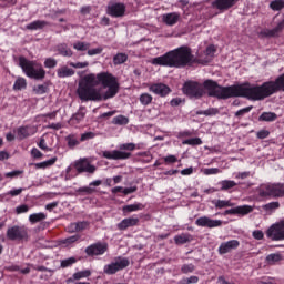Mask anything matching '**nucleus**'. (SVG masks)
<instances>
[{"mask_svg": "<svg viewBox=\"0 0 284 284\" xmlns=\"http://www.w3.org/2000/svg\"><path fill=\"white\" fill-rule=\"evenodd\" d=\"M119 93V81L110 72L84 75L79 82L77 94L81 101H108Z\"/></svg>", "mask_w": 284, "mask_h": 284, "instance_id": "nucleus-1", "label": "nucleus"}, {"mask_svg": "<svg viewBox=\"0 0 284 284\" xmlns=\"http://www.w3.org/2000/svg\"><path fill=\"white\" fill-rule=\"evenodd\" d=\"M204 87L209 91V97H215L216 99L245 97L251 101H263V99L272 97L273 89L270 82H264L262 85L246 83L232 87H221L214 80L204 82Z\"/></svg>", "mask_w": 284, "mask_h": 284, "instance_id": "nucleus-2", "label": "nucleus"}, {"mask_svg": "<svg viewBox=\"0 0 284 284\" xmlns=\"http://www.w3.org/2000/svg\"><path fill=\"white\" fill-rule=\"evenodd\" d=\"M194 61H196V59L192 54V49L180 47L163 55L153 58L151 63L152 65H163L164 68H185L192 65Z\"/></svg>", "mask_w": 284, "mask_h": 284, "instance_id": "nucleus-3", "label": "nucleus"}, {"mask_svg": "<svg viewBox=\"0 0 284 284\" xmlns=\"http://www.w3.org/2000/svg\"><path fill=\"white\" fill-rule=\"evenodd\" d=\"M19 65L29 79H36V81H43L45 79V69H43L41 63L28 60L26 57H20Z\"/></svg>", "mask_w": 284, "mask_h": 284, "instance_id": "nucleus-4", "label": "nucleus"}, {"mask_svg": "<svg viewBox=\"0 0 284 284\" xmlns=\"http://www.w3.org/2000/svg\"><path fill=\"white\" fill-rule=\"evenodd\" d=\"M126 150L128 152L123 151ZM136 150V144L134 143H124L119 145V150L113 151H103L102 156L109 159L110 161H125L132 156V153Z\"/></svg>", "mask_w": 284, "mask_h": 284, "instance_id": "nucleus-5", "label": "nucleus"}, {"mask_svg": "<svg viewBox=\"0 0 284 284\" xmlns=\"http://www.w3.org/2000/svg\"><path fill=\"white\" fill-rule=\"evenodd\" d=\"M203 84L196 81H186L182 88L183 93L190 99H201L205 94V90L210 94V91L205 88V82Z\"/></svg>", "mask_w": 284, "mask_h": 284, "instance_id": "nucleus-6", "label": "nucleus"}, {"mask_svg": "<svg viewBox=\"0 0 284 284\" xmlns=\"http://www.w3.org/2000/svg\"><path fill=\"white\" fill-rule=\"evenodd\" d=\"M129 265H130V260L125 257H116L110 264L104 265L103 272L104 274L112 276V274H116V272H121V270H125V267H128Z\"/></svg>", "mask_w": 284, "mask_h": 284, "instance_id": "nucleus-7", "label": "nucleus"}, {"mask_svg": "<svg viewBox=\"0 0 284 284\" xmlns=\"http://www.w3.org/2000/svg\"><path fill=\"white\" fill-rule=\"evenodd\" d=\"M7 237L9 241H28V227L26 226H12L7 231Z\"/></svg>", "mask_w": 284, "mask_h": 284, "instance_id": "nucleus-8", "label": "nucleus"}, {"mask_svg": "<svg viewBox=\"0 0 284 284\" xmlns=\"http://www.w3.org/2000/svg\"><path fill=\"white\" fill-rule=\"evenodd\" d=\"M266 236L271 241H284V220L271 225L266 231Z\"/></svg>", "mask_w": 284, "mask_h": 284, "instance_id": "nucleus-9", "label": "nucleus"}, {"mask_svg": "<svg viewBox=\"0 0 284 284\" xmlns=\"http://www.w3.org/2000/svg\"><path fill=\"white\" fill-rule=\"evenodd\" d=\"M106 14L115 19H119L120 17H125V3L114 1L109 2L106 7Z\"/></svg>", "mask_w": 284, "mask_h": 284, "instance_id": "nucleus-10", "label": "nucleus"}, {"mask_svg": "<svg viewBox=\"0 0 284 284\" xmlns=\"http://www.w3.org/2000/svg\"><path fill=\"white\" fill-rule=\"evenodd\" d=\"M108 252V243L98 242L85 248L87 256H103Z\"/></svg>", "mask_w": 284, "mask_h": 284, "instance_id": "nucleus-11", "label": "nucleus"}, {"mask_svg": "<svg viewBox=\"0 0 284 284\" xmlns=\"http://www.w3.org/2000/svg\"><path fill=\"white\" fill-rule=\"evenodd\" d=\"M195 225H197V227H209L212 230L214 227H221V225H223V221L213 220L207 215H203L195 221Z\"/></svg>", "mask_w": 284, "mask_h": 284, "instance_id": "nucleus-12", "label": "nucleus"}, {"mask_svg": "<svg viewBox=\"0 0 284 284\" xmlns=\"http://www.w3.org/2000/svg\"><path fill=\"white\" fill-rule=\"evenodd\" d=\"M252 212H254V206L245 204L224 211V216L230 214L235 216H247V214H252Z\"/></svg>", "mask_w": 284, "mask_h": 284, "instance_id": "nucleus-13", "label": "nucleus"}, {"mask_svg": "<svg viewBox=\"0 0 284 284\" xmlns=\"http://www.w3.org/2000/svg\"><path fill=\"white\" fill-rule=\"evenodd\" d=\"M149 92H153V94H158L159 97H168L172 90L166 84L153 83L149 87Z\"/></svg>", "mask_w": 284, "mask_h": 284, "instance_id": "nucleus-14", "label": "nucleus"}, {"mask_svg": "<svg viewBox=\"0 0 284 284\" xmlns=\"http://www.w3.org/2000/svg\"><path fill=\"white\" fill-rule=\"evenodd\" d=\"M17 138L20 139V141H23V139H28V136H33V134H37V126L32 125H26L20 126L17 129Z\"/></svg>", "mask_w": 284, "mask_h": 284, "instance_id": "nucleus-15", "label": "nucleus"}, {"mask_svg": "<svg viewBox=\"0 0 284 284\" xmlns=\"http://www.w3.org/2000/svg\"><path fill=\"white\" fill-rule=\"evenodd\" d=\"M75 170L78 172H88L89 174H94L97 172V166L90 164L87 159H82L75 162Z\"/></svg>", "mask_w": 284, "mask_h": 284, "instance_id": "nucleus-16", "label": "nucleus"}, {"mask_svg": "<svg viewBox=\"0 0 284 284\" xmlns=\"http://www.w3.org/2000/svg\"><path fill=\"white\" fill-rule=\"evenodd\" d=\"M241 245V243L237 240H230L227 242H223L219 246V254H229V252H232V250H236Z\"/></svg>", "mask_w": 284, "mask_h": 284, "instance_id": "nucleus-17", "label": "nucleus"}, {"mask_svg": "<svg viewBox=\"0 0 284 284\" xmlns=\"http://www.w3.org/2000/svg\"><path fill=\"white\" fill-rule=\"evenodd\" d=\"M239 3V0H214L212 2L213 8H216V10H230V8H234Z\"/></svg>", "mask_w": 284, "mask_h": 284, "instance_id": "nucleus-18", "label": "nucleus"}, {"mask_svg": "<svg viewBox=\"0 0 284 284\" xmlns=\"http://www.w3.org/2000/svg\"><path fill=\"white\" fill-rule=\"evenodd\" d=\"M268 190L271 193V199H281L284 196V184L268 183Z\"/></svg>", "mask_w": 284, "mask_h": 284, "instance_id": "nucleus-19", "label": "nucleus"}, {"mask_svg": "<svg viewBox=\"0 0 284 284\" xmlns=\"http://www.w3.org/2000/svg\"><path fill=\"white\" fill-rule=\"evenodd\" d=\"M283 28H284V22H280L277 27H275L274 29H262L258 32V37H261V39H265L267 37H276V34H278V32H281Z\"/></svg>", "mask_w": 284, "mask_h": 284, "instance_id": "nucleus-20", "label": "nucleus"}, {"mask_svg": "<svg viewBox=\"0 0 284 284\" xmlns=\"http://www.w3.org/2000/svg\"><path fill=\"white\" fill-rule=\"evenodd\" d=\"M180 20H181V13L179 12H171L162 16V21L166 26H176V23H179Z\"/></svg>", "mask_w": 284, "mask_h": 284, "instance_id": "nucleus-21", "label": "nucleus"}, {"mask_svg": "<svg viewBox=\"0 0 284 284\" xmlns=\"http://www.w3.org/2000/svg\"><path fill=\"white\" fill-rule=\"evenodd\" d=\"M75 71L72 68H69L68 65H63L58 68L57 70V77L59 79H68L70 77H74Z\"/></svg>", "mask_w": 284, "mask_h": 284, "instance_id": "nucleus-22", "label": "nucleus"}, {"mask_svg": "<svg viewBox=\"0 0 284 284\" xmlns=\"http://www.w3.org/2000/svg\"><path fill=\"white\" fill-rule=\"evenodd\" d=\"M268 85H272L271 93L275 94V92H278L282 90L284 92V74L280 75L275 81H270Z\"/></svg>", "mask_w": 284, "mask_h": 284, "instance_id": "nucleus-23", "label": "nucleus"}, {"mask_svg": "<svg viewBox=\"0 0 284 284\" xmlns=\"http://www.w3.org/2000/svg\"><path fill=\"white\" fill-rule=\"evenodd\" d=\"M134 225H139V217H126L118 224V230H128Z\"/></svg>", "mask_w": 284, "mask_h": 284, "instance_id": "nucleus-24", "label": "nucleus"}, {"mask_svg": "<svg viewBox=\"0 0 284 284\" xmlns=\"http://www.w3.org/2000/svg\"><path fill=\"white\" fill-rule=\"evenodd\" d=\"M92 276V271L84 270L74 273L70 278L67 280L68 283H74V281H81V278H90Z\"/></svg>", "mask_w": 284, "mask_h": 284, "instance_id": "nucleus-25", "label": "nucleus"}, {"mask_svg": "<svg viewBox=\"0 0 284 284\" xmlns=\"http://www.w3.org/2000/svg\"><path fill=\"white\" fill-rule=\"evenodd\" d=\"M141 210H145V205L140 202H135L134 204L124 205L122 207L123 214H130L131 212H140Z\"/></svg>", "mask_w": 284, "mask_h": 284, "instance_id": "nucleus-26", "label": "nucleus"}, {"mask_svg": "<svg viewBox=\"0 0 284 284\" xmlns=\"http://www.w3.org/2000/svg\"><path fill=\"white\" fill-rule=\"evenodd\" d=\"M55 50L58 52V54H60L61 57H73L74 52L72 51V49H70V47H68L67 43H60L55 47Z\"/></svg>", "mask_w": 284, "mask_h": 284, "instance_id": "nucleus-27", "label": "nucleus"}, {"mask_svg": "<svg viewBox=\"0 0 284 284\" xmlns=\"http://www.w3.org/2000/svg\"><path fill=\"white\" fill-rule=\"evenodd\" d=\"M212 205H214L215 210H223L225 207H234V203L230 200H212Z\"/></svg>", "mask_w": 284, "mask_h": 284, "instance_id": "nucleus-28", "label": "nucleus"}, {"mask_svg": "<svg viewBox=\"0 0 284 284\" xmlns=\"http://www.w3.org/2000/svg\"><path fill=\"white\" fill-rule=\"evenodd\" d=\"M174 241L176 245H185V243H191L192 235L190 233H181L174 236Z\"/></svg>", "mask_w": 284, "mask_h": 284, "instance_id": "nucleus-29", "label": "nucleus"}, {"mask_svg": "<svg viewBox=\"0 0 284 284\" xmlns=\"http://www.w3.org/2000/svg\"><path fill=\"white\" fill-rule=\"evenodd\" d=\"M45 26H49L48 21L44 20H36L26 26L27 30H43Z\"/></svg>", "mask_w": 284, "mask_h": 284, "instance_id": "nucleus-30", "label": "nucleus"}, {"mask_svg": "<svg viewBox=\"0 0 284 284\" xmlns=\"http://www.w3.org/2000/svg\"><path fill=\"white\" fill-rule=\"evenodd\" d=\"M257 193L261 199H272V194L270 193V185L267 184H261L257 187Z\"/></svg>", "mask_w": 284, "mask_h": 284, "instance_id": "nucleus-31", "label": "nucleus"}, {"mask_svg": "<svg viewBox=\"0 0 284 284\" xmlns=\"http://www.w3.org/2000/svg\"><path fill=\"white\" fill-rule=\"evenodd\" d=\"M277 119H278V115L274 112H263L258 116V121H264L267 123H272V122L276 121Z\"/></svg>", "mask_w": 284, "mask_h": 284, "instance_id": "nucleus-32", "label": "nucleus"}, {"mask_svg": "<svg viewBox=\"0 0 284 284\" xmlns=\"http://www.w3.org/2000/svg\"><path fill=\"white\" fill-rule=\"evenodd\" d=\"M283 260V255L281 253H272L266 256V263L268 265H276V263H281Z\"/></svg>", "mask_w": 284, "mask_h": 284, "instance_id": "nucleus-33", "label": "nucleus"}, {"mask_svg": "<svg viewBox=\"0 0 284 284\" xmlns=\"http://www.w3.org/2000/svg\"><path fill=\"white\" fill-rule=\"evenodd\" d=\"M220 185V190L222 192H226V190H232V187H236V183L232 180H222L217 183Z\"/></svg>", "mask_w": 284, "mask_h": 284, "instance_id": "nucleus-34", "label": "nucleus"}, {"mask_svg": "<svg viewBox=\"0 0 284 284\" xmlns=\"http://www.w3.org/2000/svg\"><path fill=\"white\" fill-rule=\"evenodd\" d=\"M73 50H77V52H87V50H90V43L83 41H75L73 43Z\"/></svg>", "mask_w": 284, "mask_h": 284, "instance_id": "nucleus-35", "label": "nucleus"}, {"mask_svg": "<svg viewBox=\"0 0 284 284\" xmlns=\"http://www.w3.org/2000/svg\"><path fill=\"white\" fill-rule=\"evenodd\" d=\"M130 123V119L125 115H116L112 119L113 125H128Z\"/></svg>", "mask_w": 284, "mask_h": 284, "instance_id": "nucleus-36", "label": "nucleus"}, {"mask_svg": "<svg viewBox=\"0 0 284 284\" xmlns=\"http://www.w3.org/2000/svg\"><path fill=\"white\" fill-rule=\"evenodd\" d=\"M45 219H48L45 213H33L29 215L30 223H39L40 221H45Z\"/></svg>", "mask_w": 284, "mask_h": 284, "instance_id": "nucleus-37", "label": "nucleus"}, {"mask_svg": "<svg viewBox=\"0 0 284 284\" xmlns=\"http://www.w3.org/2000/svg\"><path fill=\"white\" fill-rule=\"evenodd\" d=\"M125 61H128V54L125 53H118L113 57L114 65H122V63H125Z\"/></svg>", "mask_w": 284, "mask_h": 284, "instance_id": "nucleus-38", "label": "nucleus"}, {"mask_svg": "<svg viewBox=\"0 0 284 284\" xmlns=\"http://www.w3.org/2000/svg\"><path fill=\"white\" fill-rule=\"evenodd\" d=\"M27 85L26 78H18L13 84V90H26Z\"/></svg>", "mask_w": 284, "mask_h": 284, "instance_id": "nucleus-39", "label": "nucleus"}, {"mask_svg": "<svg viewBox=\"0 0 284 284\" xmlns=\"http://www.w3.org/2000/svg\"><path fill=\"white\" fill-rule=\"evenodd\" d=\"M57 163V158H52L50 160H47L44 162H40L36 164V168L45 170V168H50Z\"/></svg>", "mask_w": 284, "mask_h": 284, "instance_id": "nucleus-40", "label": "nucleus"}, {"mask_svg": "<svg viewBox=\"0 0 284 284\" xmlns=\"http://www.w3.org/2000/svg\"><path fill=\"white\" fill-rule=\"evenodd\" d=\"M270 8H271V10H274V11L283 10L284 0H273V1H271Z\"/></svg>", "mask_w": 284, "mask_h": 284, "instance_id": "nucleus-41", "label": "nucleus"}, {"mask_svg": "<svg viewBox=\"0 0 284 284\" xmlns=\"http://www.w3.org/2000/svg\"><path fill=\"white\" fill-rule=\"evenodd\" d=\"M152 101H153V98H152V94H150V93H142L140 95V103L142 105H150V103H152Z\"/></svg>", "mask_w": 284, "mask_h": 284, "instance_id": "nucleus-42", "label": "nucleus"}, {"mask_svg": "<svg viewBox=\"0 0 284 284\" xmlns=\"http://www.w3.org/2000/svg\"><path fill=\"white\" fill-rule=\"evenodd\" d=\"M265 212H274L275 210H278L281 207V203L278 202H270L262 206Z\"/></svg>", "mask_w": 284, "mask_h": 284, "instance_id": "nucleus-43", "label": "nucleus"}, {"mask_svg": "<svg viewBox=\"0 0 284 284\" xmlns=\"http://www.w3.org/2000/svg\"><path fill=\"white\" fill-rule=\"evenodd\" d=\"M65 141L68 142L69 148H77L80 143L79 139H77V135L74 134L68 135Z\"/></svg>", "mask_w": 284, "mask_h": 284, "instance_id": "nucleus-44", "label": "nucleus"}, {"mask_svg": "<svg viewBox=\"0 0 284 284\" xmlns=\"http://www.w3.org/2000/svg\"><path fill=\"white\" fill-rule=\"evenodd\" d=\"M196 114H200V115L203 114L204 116H214V115L219 114V109L210 108L204 111H197Z\"/></svg>", "mask_w": 284, "mask_h": 284, "instance_id": "nucleus-45", "label": "nucleus"}, {"mask_svg": "<svg viewBox=\"0 0 284 284\" xmlns=\"http://www.w3.org/2000/svg\"><path fill=\"white\" fill-rule=\"evenodd\" d=\"M203 141L200 138H191L182 142L183 145H201Z\"/></svg>", "mask_w": 284, "mask_h": 284, "instance_id": "nucleus-46", "label": "nucleus"}, {"mask_svg": "<svg viewBox=\"0 0 284 284\" xmlns=\"http://www.w3.org/2000/svg\"><path fill=\"white\" fill-rule=\"evenodd\" d=\"M70 68H74L75 70H83V68H88L90 65V62H69Z\"/></svg>", "mask_w": 284, "mask_h": 284, "instance_id": "nucleus-47", "label": "nucleus"}, {"mask_svg": "<svg viewBox=\"0 0 284 284\" xmlns=\"http://www.w3.org/2000/svg\"><path fill=\"white\" fill-rule=\"evenodd\" d=\"M194 270H196V266H194V264H183L181 267V272L183 274H192Z\"/></svg>", "mask_w": 284, "mask_h": 284, "instance_id": "nucleus-48", "label": "nucleus"}, {"mask_svg": "<svg viewBox=\"0 0 284 284\" xmlns=\"http://www.w3.org/2000/svg\"><path fill=\"white\" fill-rule=\"evenodd\" d=\"M33 92L36 94H45L48 92V85L45 84H39L38 87L33 88Z\"/></svg>", "mask_w": 284, "mask_h": 284, "instance_id": "nucleus-49", "label": "nucleus"}, {"mask_svg": "<svg viewBox=\"0 0 284 284\" xmlns=\"http://www.w3.org/2000/svg\"><path fill=\"white\" fill-rule=\"evenodd\" d=\"M252 108H253V106H246V108H244V109L239 110V111L235 113V116H236L237 119H241V118L245 116V114H250V112H252Z\"/></svg>", "mask_w": 284, "mask_h": 284, "instance_id": "nucleus-50", "label": "nucleus"}, {"mask_svg": "<svg viewBox=\"0 0 284 284\" xmlns=\"http://www.w3.org/2000/svg\"><path fill=\"white\" fill-rule=\"evenodd\" d=\"M74 263H77V257H69L61 261V267H70L71 265H74Z\"/></svg>", "mask_w": 284, "mask_h": 284, "instance_id": "nucleus-51", "label": "nucleus"}, {"mask_svg": "<svg viewBox=\"0 0 284 284\" xmlns=\"http://www.w3.org/2000/svg\"><path fill=\"white\" fill-rule=\"evenodd\" d=\"M203 174H205V176H210L212 174H221V169L219 168H211V169H204Z\"/></svg>", "mask_w": 284, "mask_h": 284, "instance_id": "nucleus-52", "label": "nucleus"}, {"mask_svg": "<svg viewBox=\"0 0 284 284\" xmlns=\"http://www.w3.org/2000/svg\"><path fill=\"white\" fill-rule=\"evenodd\" d=\"M79 239H81V236H79V235H72V236H70V237L64 239V240L62 241V243H63L64 245H72V243H77V241H78Z\"/></svg>", "mask_w": 284, "mask_h": 284, "instance_id": "nucleus-53", "label": "nucleus"}, {"mask_svg": "<svg viewBox=\"0 0 284 284\" xmlns=\"http://www.w3.org/2000/svg\"><path fill=\"white\" fill-rule=\"evenodd\" d=\"M101 52H103V48L98 47L95 49H88V55L89 57H97V54H101Z\"/></svg>", "mask_w": 284, "mask_h": 284, "instance_id": "nucleus-54", "label": "nucleus"}, {"mask_svg": "<svg viewBox=\"0 0 284 284\" xmlns=\"http://www.w3.org/2000/svg\"><path fill=\"white\" fill-rule=\"evenodd\" d=\"M94 136H97L94 132H87L81 135L80 141H90L91 139H94Z\"/></svg>", "mask_w": 284, "mask_h": 284, "instance_id": "nucleus-55", "label": "nucleus"}, {"mask_svg": "<svg viewBox=\"0 0 284 284\" xmlns=\"http://www.w3.org/2000/svg\"><path fill=\"white\" fill-rule=\"evenodd\" d=\"M216 52V47H214L213 44L209 45L205 50V55L209 57L210 59H212V57H214Z\"/></svg>", "mask_w": 284, "mask_h": 284, "instance_id": "nucleus-56", "label": "nucleus"}, {"mask_svg": "<svg viewBox=\"0 0 284 284\" xmlns=\"http://www.w3.org/2000/svg\"><path fill=\"white\" fill-rule=\"evenodd\" d=\"M252 236H253V239H255L256 241H263L265 234H264L263 231H261V230H255V231H253Z\"/></svg>", "mask_w": 284, "mask_h": 284, "instance_id": "nucleus-57", "label": "nucleus"}, {"mask_svg": "<svg viewBox=\"0 0 284 284\" xmlns=\"http://www.w3.org/2000/svg\"><path fill=\"white\" fill-rule=\"evenodd\" d=\"M38 148H40V150H43L44 152H52V149L48 148V144H45V139L43 138L38 143Z\"/></svg>", "mask_w": 284, "mask_h": 284, "instance_id": "nucleus-58", "label": "nucleus"}, {"mask_svg": "<svg viewBox=\"0 0 284 284\" xmlns=\"http://www.w3.org/2000/svg\"><path fill=\"white\" fill-rule=\"evenodd\" d=\"M44 67H47V68H57V60L53 59V58H48L44 61Z\"/></svg>", "mask_w": 284, "mask_h": 284, "instance_id": "nucleus-59", "label": "nucleus"}, {"mask_svg": "<svg viewBox=\"0 0 284 284\" xmlns=\"http://www.w3.org/2000/svg\"><path fill=\"white\" fill-rule=\"evenodd\" d=\"M29 210H30V206H28L26 204H22V205L16 207L17 214H26V212H29Z\"/></svg>", "mask_w": 284, "mask_h": 284, "instance_id": "nucleus-60", "label": "nucleus"}, {"mask_svg": "<svg viewBox=\"0 0 284 284\" xmlns=\"http://www.w3.org/2000/svg\"><path fill=\"white\" fill-rule=\"evenodd\" d=\"M138 190L139 187L136 186L125 187L122 190V194H125L128 196V194H134V192H136Z\"/></svg>", "mask_w": 284, "mask_h": 284, "instance_id": "nucleus-61", "label": "nucleus"}, {"mask_svg": "<svg viewBox=\"0 0 284 284\" xmlns=\"http://www.w3.org/2000/svg\"><path fill=\"white\" fill-rule=\"evenodd\" d=\"M257 139H267L270 136V131L261 130L256 133Z\"/></svg>", "mask_w": 284, "mask_h": 284, "instance_id": "nucleus-62", "label": "nucleus"}, {"mask_svg": "<svg viewBox=\"0 0 284 284\" xmlns=\"http://www.w3.org/2000/svg\"><path fill=\"white\" fill-rule=\"evenodd\" d=\"M166 163H176L179 159L175 155H166L163 158Z\"/></svg>", "mask_w": 284, "mask_h": 284, "instance_id": "nucleus-63", "label": "nucleus"}, {"mask_svg": "<svg viewBox=\"0 0 284 284\" xmlns=\"http://www.w3.org/2000/svg\"><path fill=\"white\" fill-rule=\"evenodd\" d=\"M21 192H23V189H13V190L9 191L7 194L9 196H19V194H21Z\"/></svg>", "mask_w": 284, "mask_h": 284, "instance_id": "nucleus-64", "label": "nucleus"}]
</instances>
